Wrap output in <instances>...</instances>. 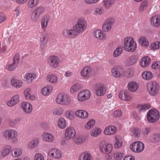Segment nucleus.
Here are the masks:
<instances>
[{
  "label": "nucleus",
  "mask_w": 160,
  "mask_h": 160,
  "mask_svg": "<svg viewBox=\"0 0 160 160\" xmlns=\"http://www.w3.org/2000/svg\"><path fill=\"white\" fill-rule=\"evenodd\" d=\"M123 48L126 51L133 52L137 49V42L132 37H127L123 40Z\"/></svg>",
  "instance_id": "f257e3e1"
},
{
  "label": "nucleus",
  "mask_w": 160,
  "mask_h": 160,
  "mask_svg": "<svg viewBox=\"0 0 160 160\" xmlns=\"http://www.w3.org/2000/svg\"><path fill=\"white\" fill-rule=\"evenodd\" d=\"M55 101L57 104L62 106L69 105L72 102L71 97L68 94L63 93H59L57 96Z\"/></svg>",
  "instance_id": "f03ea898"
},
{
  "label": "nucleus",
  "mask_w": 160,
  "mask_h": 160,
  "mask_svg": "<svg viewBox=\"0 0 160 160\" xmlns=\"http://www.w3.org/2000/svg\"><path fill=\"white\" fill-rule=\"evenodd\" d=\"M4 137L6 139L12 140L14 143L18 141V138L17 132L13 129H8L4 131L3 132Z\"/></svg>",
  "instance_id": "7ed1b4c3"
},
{
  "label": "nucleus",
  "mask_w": 160,
  "mask_h": 160,
  "mask_svg": "<svg viewBox=\"0 0 160 160\" xmlns=\"http://www.w3.org/2000/svg\"><path fill=\"white\" fill-rule=\"evenodd\" d=\"M147 88L149 93L152 96H155L159 92L160 89L158 83L155 81L149 82L147 84Z\"/></svg>",
  "instance_id": "20e7f679"
},
{
  "label": "nucleus",
  "mask_w": 160,
  "mask_h": 160,
  "mask_svg": "<svg viewBox=\"0 0 160 160\" xmlns=\"http://www.w3.org/2000/svg\"><path fill=\"white\" fill-rule=\"evenodd\" d=\"M98 147L100 152L104 154H109L112 150V145L104 141L99 142Z\"/></svg>",
  "instance_id": "39448f33"
},
{
  "label": "nucleus",
  "mask_w": 160,
  "mask_h": 160,
  "mask_svg": "<svg viewBox=\"0 0 160 160\" xmlns=\"http://www.w3.org/2000/svg\"><path fill=\"white\" fill-rule=\"evenodd\" d=\"M159 112L156 109H150L147 113V119L150 122H155L159 119Z\"/></svg>",
  "instance_id": "423d86ee"
},
{
  "label": "nucleus",
  "mask_w": 160,
  "mask_h": 160,
  "mask_svg": "<svg viewBox=\"0 0 160 160\" xmlns=\"http://www.w3.org/2000/svg\"><path fill=\"white\" fill-rule=\"evenodd\" d=\"M87 26L86 21H78V22L73 26L78 35L85 31Z\"/></svg>",
  "instance_id": "0eeeda50"
},
{
  "label": "nucleus",
  "mask_w": 160,
  "mask_h": 160,
  "mask_svg": "<svg viewBox=\"0 0 160 160\" xmlns=\"http://www.w3.org/2000/svg\"><path fill=\"white\" fill-rule=\"evenodd\" d=\"M60 62V61L59 58L56 55L50 56L47 59V63L48 65L54 69L58 67Z\"/></svg>",
  "instance_id": "6e6552de"
},
{
  "label": "nucleus",
  "mask_w": 160,
  "mask_h": 160,
  "mask_svg": "<svg viewBox=\"0 0 160 160\" xmlns=\"http://www.w3.org/2000/svg\"><path fill=\"white\" fill-rule=\"evenodd\" d=\"M48 155L50 158L56 159H59L62 157V152L60 149L52 148L48 150Z\"/></svg>",
  "instance_id": "1a4fd4ad"
},
{
  "label": "nucleus",
  "mask_w": 160,
  "mask_h": 160,
  "mask_svg": "<svg viewBox=\"0 0 160 160\" xmlns=\"http://www.w3.org/2000/svg\"><path fill=\"white\" fill-rule=\"evenodd\" d=\"M111 72L112 74L113 77L118 78L122 77L125 73L124 68L118 65L113 67L112 68Z\"/></svg>",
  "instance_id": "9d476101"
},
{
  "label": "nucleus",
  "mask_w": 160,
  "mask_h": 160,
  "mask_svg": "<svg viewBox=\"0 0 160 160\" xmlns=\"http://www.w3.org/2000/svg\"><path fill=\"white\" fill-rule=\"evenodd\" d=\"M130 149L136 153L142 152L144 148V144L141 142L137 141L131 144L130 146Z\"/></svg>",
  "instance_id": "9b49d317"
},
{
  "label": "nucleus",
  "mask_w": 160,
  "mask_h": 160,
  "mask_svg": "<svg viewBox=\"0 0 160 160\" xmlns=\"http://www.w3.org/2000/svg\"><path fill=\"white\" fill-rule=\"evenodd\" d=\"M91 96V92L88 90H84L81 91L78 93L77 99L79 102H82L89 99Z\"/></svg>",
  "instance_id": "f8f14e48"
},
{
  "label": "nucleus",
  "mask_w": 160,
  "mask_h": 160,
  "mask_svg": "<svg viewBox=\"0 0 160 160\" xmlns=\"http://www.w3.org/2000/svg\"><path fill=\"white\" fill-rule=\"evenodd\" d=\"M19 61V54L18 53H16L13 57V63L7 64L6 67V69L9 71L14 70L18 67Z\"/></svg>",
  "instance_id": "ddd939ff"
},
{
  "label": "nucleus",
  "mask_w": 160,
  "mask_h": 160,
  "mask_svg": "<svg viewBox=\"0 0 160 160\" xmlns=\"http://www.w3.org/2000/svg\"><path fill=\"white\" fill-rule=\"evenodd\" d=\"M93 69L89 66H85L81 71L80 74L81 77L84 79H89L92 76Z\"/></svg>",
  "instance_id": "4468645a"
},
{
  "label": "nucleus",
  "mask_w": 160,
  "mask_h": 160,
  "mask_svg": "<svg viewBox=\"0 0 160 160\" xmlns=\"http://www.w3.org/2000/svg\"><path fill=\"white\" fill-rule=\"evenodd\" d=\"M76 135V132L74 128L72 126H69L65 130V136L68 140L73 139Z\"/></svg>",
  "instance_id": "2eb2a0df"
},
{
  "label": "nucleus",
  "mask_w": 160,
  "mask_h": 160,
  "mask_svg": "<svg viewBox=\"0 0 160 160\" xmlns=\"http://www.w3.org/2000/svg\"><path fill=\"white\" fill-rule=\"evenodd\" d=\"M41 137L42 140L46 142H52L55 140V137L52 133L47 132H43Z\"/></svg>",
  "instance_id": "dca6fc26"
},
{
  "label": "nucleus",
  "mask_w": 160,
  "mask_h": 160,
  "mask_svg": "<svg viewBox=\"0 0 160 160\" xmlns=\"http://www.w3.org/2000/svg\"><path fill=\"white\" fill-rule=\"evenodd\" d=\"M106 92V88L104 85L100 83L96 84L95 93L97 96H102L105 94Z\"/></svg>",
  "instance_id": "f3484780"
},
{
  "label": "nucleus",
  "mask_w": 160,
  "mask_h": 160,
  "mask_svg": "<svg viewBox=\"0 0 160 160\" xmlns=\"http://www.w3.org/2000/svg\"><path fill=\"white\" fill-rule=\"evenodd\" d=\"M63 35L67 38H73L78 36L74 28L71 29H66L63 30L62 32Z\"/></svg>",
  "instance_id": "a211bd4d"
},
{
  "label": "nucleus",
  "mask_w": 160,
  "mask_h": 160,
  "mask_svg": "<svg viewBox=\"0 0 160 160\" xmlns=\"http://www.w3.org/2000/svg\"><path fill=\"white\" fill-rule=\"evenodd\" d=\"M21 107L23 112L26 114H29L32 110V105L27 102H23L21 104Z\"/></svg>",
  "instance_id": "6ab92c4d"
},
{
  "label": "nucleus",
  "mask_w": 160,
  "mask_h": 160,
  "mask_svg": "<svg viewBox=\"0 0 160 160\" xmlns=\"http://www.w3.org/2000/svg\"><path fill=\"white\" fill-rule=\"evenodd\" d=\"M118 96L120 99L126 102L129 101L132 99V96L127 91L120 92Z\"/></svg>",
  "instance_id": "aec40b11"
},
{
  "label": "nucleus",
  "mask_w": 160,
  "mask_h": 160,
  "mask_svg": "<svg viewBox=\"0 0 160 160\" xmlns=\"http://www.w3.org/2000/svg\"><path fill=\"white\" fill-rule=\"evenodd\" d=\"M93 36L99 40L103 41L107 38L106 34L100 29H96L93 32Z\"/></svg>",
  "instance_id": "412c9836"
},
{
  "label": "nucleus",
  "mask_w": 160,
  "mask_h": 160,
  "mask_svg": "<svg viewBox=\"0 0 160 160\" xmlns=\"http://www.w3.org/2000/svg\"><path fill=\"white\" fill-rule=\"evenodd\" d=\"M117 130V128L113 125H109L106 127L103 131V133L105 135L111 136L114 135Z\"/></svg>",
  "instance_id": "4be33fe9"
},
{
  "label": "nucleus",
  "mask_w": 160,
  "mask_h": 160,
  "mask_svg": "<svg viewBox=\"0 0 160 160\" xmlns=\"http://www.w3.org/2000/svg\"><path fill=\"white\" fill-rule=\"evenodd\" d=\"M10 82L12 86L17 88H21L23 84V82L21 80L15 77L12 78L11 79Z\"/></svg>",
  "instance_id": "5701e85b"
},
{
  "label": "nucleus",
  "mask_w": 160,
  "mask_h": 160,
  "mask_svg": "<svg viewBox=\"0 0 160 160\" xmlns=\"http://www.w3.org/2000/svg\"><path fill=\"white\" fill-rule=\"evenodd\" d=\"M47 81L50 83L56 84L58 82V78L57 75L54 73H50L46 77Z\"/></svg>",
  "instance_id": "b1692460"
},
{
  "label": "nucleus",
  "mask_w": 160,
  "mask_h": 160,
  "mask_svg": "<svg viewBox=\"0 0 160 160\" xmlns=\"http://www.w3.org/2000/svg\"><path fill=\"white\" fill-rule=\"evenodd\" d=\"M19 100L20 96L19 95H16L13 96L10 100L7 102V105L10 107H13L19 102Z\"/></svg>",
  "instance_id": "393cba45"
},
{
  "label": "nucleus",
  "mask_w": 160,
  "mask_h": 160,
  "mask_svg": "<svg viewBox=\"0 0 160 160\" xmlns=\"http://www.w3.org/2000/svg\"><path fill=\"white\" fill-rule=\"evenodd\" d=\"M151 62V59L148 56H145L142 58L139 61L140 66L142 68H146L148 67Z\"/></svg>",
  "instance_id": "a878e982"
},
{
  "label": "nucleus",
  "mask_w": 160,
  "mask_h": 160,
  "mask_svg": "<svg viewBox=\"0 0 160 160\" xmlns=\"http://www.w3.org/2000/svg\"><path fill=\"white\" fill-rule=\"evenodd\" d=\"M44 10V8L42 7H39L36 8L34 11V13L32 15V19L36 20L38 19L40 15L43 12Z\"/></svg>",
  "instance_id": "bb28decb"
},
{
  "label": "nucleus",
  "mask_w": 160,
  "mask_h": 160,
  "mask_svg": "<svg viewBox=\"0 0 160 160\" xmlns=\"http://www.w3.org/2000/svg\"><path fill=\"white\" fill-rule=\"evenodd\" d=\"M93 157L91 154L88 151L82 152L79 155L78 160H92Z\"/></svg>",
  "instance_id": "cd10ccee"
},
{
  "label": "nucleus",
  "mask_w": 160,
  "mask_h": 160,
  "mask_svg": "<svg viewBox=\"0 0 160 160\" xmlns=\"http://www.w3.org/2000/svg\"><path fill=\"white\" fill-rule=\"evenodd\" d=\"M39 142V139L37 138H35L28 142L27 145L26 147L29 149H33L37 146Z\"/></svg>",
  "instance_id": "c85d7f7f"
},
{
  "label": "nucleus",
  "mask_w": 160,
  "mask_h": 160,
  "mask_svg": "<svg viewBox=\"0 0 160 160\" xmlns=\"http://www.w3.org/2000/svg\"><path fill=\"white\" fill-rule=\"evenodd\" d=\"M31 88H28L26 89L23 92L24 97L27 100H34L36 98L35 96L34 95L31 94Z\"/></svg>",
  "instance_id": "c756f323"
},
{
  "label": "nucleus",
  "mask_w": 160,
  "mask_h": 160,
  "mask_svg": "<svg viewBox=\"0 0 160 160\" xmlns=\"http://www.w3.org/2000/svg\"><path fill=\"white\" fill-rule=\"evenodd\" d=\"M128 87L130 91L134 92L138 90L139 88V84L135 81H131L128 84Z\"/></svg>",
  "instance_id": "7c9ffc66"
},
{
  "label": "nucleus",
  "mask_w": 160,
  "mask_h": 160,
  "mask_svg": "<svg viewBox=\"0 0 160 160\" xmlns=\"http://www.w3.org/2000/svg\"><path fill=\"white\" fill-rule=\"evenodd\" d=\"M22 154V149L19 147H17L14 148L12 151V156L14 158H17L21 157Z\"/></svg>",
  "instance_id": "2f4dec72"
},
{
  "label": "nucleus",
  "mask_w": 160,
  "mask_h": 160,
  "mask_svg": "<svg viewBox=\"0 0 160 160\" xmlns=\"http://www.w3.org/2000/svg\"><path fill=\"white\" fill-rule=\"evenodd\" d=\"M52 86L49 85L42 88L41 90V92L43 96H47L52 92Z\"/></svg>",
  "instance_id": "473e14b6"
},
{
  "label": "nucleus",
  "mask_w": 160,
  "mask_h": 160,
  "mask_svg": "<svg viewBox=\"0 0 160 160\" xmlns=\"http://www.w3.org/2000/svg\"><path fill=\"white\" fill-rule=\"evenodd\" d=\"M36 78V74L34 72L26 73L24 76L25 81L29 83L32 82Z\"/></svg>",
  "instance_id": "72a5a7b5"
},
{
  "label": "nucleus",
  "mask_w": 160,
  "mask_h": 160,
  "mask_svg": "<svg viewBox=\"0 0 160 160\" xmlns=\"http://www.w3.org/2000/svg\"><path fill=\"white\" fill-rule=\"evenodd\" d=\"M75 114L77 117L83 119L87 118L88 116V113L87 111L82 110L76 111Z\"/></svg>",
  "instance_id": "f704fd0d"
},
{
  "label": "nucleus",
  "mask_w": 160,
  "mask_h": 160,
  "mask_svg": "<svg viewBox=\"0 0 160 160\" xmlns=\"http://www.w3.org/2000/svg\"><path fill=\"white\" fill-rule=\"evenodd\" d=\"M151 105L148 103H142L138 105L137 106V109L140 112H145L151 108Z\"/></svg>",
  "instance_id": "c9c22d12"
},
{
  "label": "nucleus",
  "mask_w": 160,
  "mask_h": 160,
  "mask_svg": "<svg viewBox=\"0 0 160 160\" xmlns=\"http://www.w3.org/2000/svg\"><path fill=\"white\" fill-rule=\"evenodd\" d=\"M12 150V147L10 145H7L4 146L1 151V156L5 157L8 155Z\"/></svg>",
  "instance_id": "e433bc0d"
},
{
  "label": "nucleus",
  "mask_w": 160,
  "mask_h": 160,
  "mask_svg": "<svg viewBox=\"0 0 160 160\" xmlns=\"http://www.w3.org/2000/svg\"><path fill=\"white\" fill-rule=\"evenodd\" d=\"M102 131V129L101 128L96 127L91 131L90 134L92 136L96 138L101 134Z\"/></svg>",
  "instance_id": "4c0bfd02"
},
{
  "label": "nucleus",
  "mask_w": 160,
  "mask_h": 160,
  "mask_svg": "<svg viewBox=\"0 0 160 160\" xmlns=\"http://www.w3.org/2000/svg\"><path fill=\"white\" fill-rule=\"evenodd\" d=\"M142 75V78L146 80L151 79L153 76V74L151 72L148 71L143 72Z\"/></svg>",
  "instance_id": "58836bf2"
},
{
  "label": "nucleus",
  "mask_w": 160,
  "mask_h": 160,
  "mask_svg": "<svg viewBox=\"0 0 160 160\" xmlns=\"http://www.w3.org/2000/svg\"><path fill=\"white\" fill-rule=\"evenodd\" d=\"M122 144V141L121 137L119 135H116L115 137V142L114 147L115 148L118 149L121 148Z\"/></svg>",
  "instance_id": "ea45409f"
},
{
  "label": "nucleus",
  "mask_w": 160,
  "mask_h": 160,
  "mask_svg": "<svg viewBox=\"0 0 160 160\" xmlns=\"http://www.w3.org/2000/svg\"><path fill=\"white\" fill-rule=\"evenodd\" d=\"M113 23L112 21H108L103 25L102 27L103 30L105 32H108L111 29V25Z\"/></svg>",
  "instance_id": "a19ab883"
},
{
  "label": "nucleus",
  "mask_w": 160,
  "mask_h": 160,
  "mask_svg": "<svg viewBox=\"0 0 160 160\" xmlns=\"http://www.w3.org/2000/svg\"><path fill=\"white\" fill-rule=\"evenodd\" d=\"M130 132L134 138H138L140 136L141 130L138 128H134L131 129Z\"/></svg>",
  "instance_id": "79ce46f5"
},
{
  "label": "nucleus",
  "mask_w": 160,
  "mask_h": 160,
  "mask_svg": "<svg viewBox=\"0 0 160 160\" xmlns=\"http://www.w3.org/2000/svg\"><path fill=\"white\" fill-rule=\"evenodd\" d=\"M81 87V85L79 83H76L72 85L70 88L69 92L71 94H73L78 91Z\"/></svg>",
  "instance_id": "37998d69"
},
{
  "label": "nucleus",
  "mask_w": 160,
  "mask_h": 160,
  "mask_svg": "<svg viewBox=\"0 0 160 160\" xmlns=\"http://www.w3.org/2000/svg\"><path fill=\"white\" fill-rule=\"evenodd\" d=\"M139 42L142 46L148 47L149 46V43L146 38L142 36L140 37L139 39Z\"/></svg>",
  "instance_id": "c03bdc74"
},
{
  "label": "nucleus",
  "mask_w": 160,
  "mask_h": 160,
  "mask_svg": "<svg viewBox=\"0 0 160 160\" xmlns=\"http://www.w3.org/2000/svg\"><path fill=\"white\" fill-rule=\"evenodd\" d=\"M58 126L59 128L63 129L66 127L67 124L65 119L62 117L60 118L58 122Z\"/></svg>",
  "instance_id": "a18cd8bd"
},
{
  "label": "nucleus",
  "mask_w": 160,
  "mask_h": 160,
  "mask_svg": "<svg viewBox=\"0 0 160 160\" xmlns=\"http://www.w3.org/2000/svg\"><path fill=\"white\" fill-rule=\"evenodd\" d=\"M86 141V138L85 137L79 136L75 138L73 140L74 142L77 144H81Z\"/></svg>",
  "instance_id": "49530a36"
},
{
  "label": "nucleus",
  "mask_w": 160,
  "mask_h": 160,
  "mask_svg": "<svg viewBox=\"0 0 160 160\" xmlns=\"http://www.w3.org/2000/svg\"><path fill=\"white\" fill-rule=\"evenodd\" d=\"M150 141L153 142H156L160 140V134L157 133H153L150 137Z\"/></svg>",
  "instance_id": "de8ad7c7"
},
{
  "label": "nucleus",
  "mask_w": 160,
  "mask_h": 160,
  "mask_svg": "<svg viewBox=\"0 0 160 160\" xmlns=\"http://www.w3.org/2000/svg\"><path fill=\"white\" fill-rule=\"evenodd\" d=\"M53 114L55 115L60 116L64 112V109L62 107H58L52 110Z\"/></svg>",
  "instance_id": "09e8293b"
},
{
  "label": "nucleus",
  "mask_w": 160,
  "mask_h": 160,
  "mask_svg": "<svg viewBox=\"0 0 160 160\" xmlns=\"http://www.w3.org/2000/svg\"><path fill=\"white\" fill-rule=\"evenodd\" d=\"M95 121L93 119L90 120L86 124L85 128L87 130H89L92 128L95 125Z\"/></svg>",
  "instance_id": "8fccbe9b"
},
{
  "label": "nucleus",
  "mask_w": 160,
  "mask_h": 160,
  "mask_svg": "<svg viewBox=\"0 0 160 160\" xmlns=\"http://www.w3.org/2000/svg\"><path fill=\"white\" fill-rule=\"evenodd\" d=\"M122 112L121 110H115L112 112L111 115L114 118H118L122 116Z\"/></svg>",
  "instance_id": "3c124183"
},
{
  "label": "nucleus",
  "mask_w": 160,
  "mask_h": 160,
  "mask_svg": "<svg viewBox=\"0 0 160 160\" xmlns=\"http://www.w3.org/2000/svg\"><path fill=\"white\" fill-rule=\"evenodd\" d=\"M136 62V57L134 56H132L127 60V64L128 65H131L135 64Z\"/></svg>",
  "instance_id": "603ef678"
},
{
  "label": "nucleus",
  "mask_w": 160,
  "mask_h": 160,
  "mask_svg": "<svg viewBox=\"0 0 160 160\" xmlns=\"http://www.w3.org/2000/svg\"><path fill=\"white\" fill-rule=\"evenodd\" d=\"M151 50L158 49L160 48V42H155L151 44L150 46Z\"/></svg>",
  "instance_id": "864d4df0"
},
{
  "label": "nucleus",
  "mask_w": 160,
  "mask_h": 160,
  "mask_svg": "<svg viewBox=\"0 0 160 160\" xmlns=\"http://www.w3.org/2000/svg\"><path fill=\"white\" fill-rule=\"evenodd\" d=\"M47 43V40L46 37L44 35H42L40 38V44L41 48H43L46 46Z\"/></svg>",
  "instance_id": "5fc2aeb1"
},
{
  "label": "nucleus",
  "mask_w": 160,
  "mask_h": 160,
  "mask_svg": "<svg viewBox=\"0 0 160 160\" xmlns=\"http://www.w3.org/2000/svg\"><path fill=\"white\" fill-rule=\"evenodd\" d=\"M44 155L40 152L36 153L34 156L33 160H44Z\"/></svg>",
  "instance_id": "6e6d98bb"
},
{
  "label": "nucleus",
  "mask_w": 160,
  "mask_h": 160,
  "mask_svg": "<svg viewBox=\"0 0 160 160\" xmlns=\"http://www.w3.org/2000/svg\"><path fill=\"white\" fill-rule=\"evenodd\" d=\"M152 69L158 70H160V61H157L154 62L151 66Z\"/></svg>",
  "instance_id": "4d7b16f0"
},
{
  "label": "nucleus",
  "mask_w": 160,
  "mask_h": 160,
  "mask_svg": "<svg viewBox=\"0 0 160 160\" xmlns=\"http://www.w3.org/2000/svg\"><path fill=\"white\" fill-rule=\"evenodd\" d=\"M65 116L67 118L71 120H73L74 118V115L73 112L71 110L67 111L65 113Z\"/></svg>",
  "instance_id": "13d9d810"
},
{
  "label": "nucleus",
  "mask_w": 160,
  "mask_h": 160,
  "mask_svg": "<svg viewBox=\"0 0 160 160\" xmlns=\"http://www.w3.org/2000/svg\"><path fill=\"white\" fill-rule=\"evenodd\" d=\"M151 131V128L149 127H145L142 130V133L145 137L147 136Z\"/></svg>",
  "instance_id": "bf43d9fd"
},
{
  "label": "nucleus",
  "mask_w": 160,
  "mask_h": 160,
  "mask_svg": "<svg viewBox=\"0 0 160 160\" xmlns=\"http://www.w3.org/2000/svg\"><path fill=\"white\" fill-rule=\"evenodd\" d=\"M122 52V49L121 47H118L114 52L113 56L117 57L120 55Z\"/></svg>",
  "instance_id": "052dcab7"
},
{
  "label": "nucleus",
  "mask_w": 160,
  "mask_h": 160,
  "mask_svg": "<svg viewBox=\"0 0 160 160\" xmlns=\"http://www.w3.org/2000/svg\"><path fill=\"white\" fill-rule=\"evenodd\" d=\"M114 3V1L112 0H104L103 5L104 7L107 8L110 7Z\"/></svg>",
  "instance_id": "680f3d73"
},
{
  "label": "nucleus",
  "mask_w": 160,
  "mask_h": 160,
  "mask_svg": "<svg viewBox=\"0 0 160 160\" xmlns=\"http://www.w3.org/2000/svg\"><path fill=\"white\" fill-rule=\"evenodd\" d=\"M113 157L115 160H121L123 157V155L121 153L115 152L114 154Z\"/></svg>",
  "instance_id": "e2e57ef3"
},
{
  "label": "nucleus",
  "mask_w": 160,
  "mask_h": 160,
  "mask_svg": "<svg viewBox=\"0 0 160 160\" xmlns=\"http://www.w3.org/2000/svg\"><path fill=\"white\" fill-rule=\"evenodd\" d=\"M48 21H41V25L42 29L45 31L47 26Z\"/></svg>",
  "instance_id": "0e129e2a"
},
{
  "label": "nucleus",
  "mask_w": 160,
  "mask_h": 160,
  "mask_svg": "<svg viewBox=\"0 0 160 160\" xmlns=\"http://www.w3.org/2000/svg\"><path fill=\"white\" fill-rule=\"evenodd\" d=\"M151 25L154 27H158L160 25V21H151Z\"/></svg>",
  "instance_id": "69168bd1"
},
{
  "label": "nucleus",
  "mask_w": 160,
  "mask_h": 160,
  "mask_svg": "<svg viewBox=\"0 0 160 160\" xmlns=\"http://www.w3.org/2000/svg\"><path fill=\"white\" fill-rule=\"evenodd\" d=\"M104 10L102 8H97L94 11V12L96 14H100L104 12Z\"/></svg>",
  "instance_id": "338daca9"
},
{
  "label": "nucleus",
  "mask_w": 160,
  "mask_h": 160,
  "mask_svg": "<svg viewBox=\"0 0 160 160\" xmlns=\"http://www.w3.org/2000/svg\"><path fill=\"white\" fill-rule=\"evenodd\" d=\"M37 4L33 1V0H30L28 3V6L29 8H32L35 7Z\"/></svg>",
  "instance_id": "774afa93"
}]
</instances>
